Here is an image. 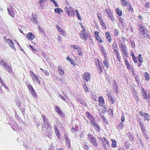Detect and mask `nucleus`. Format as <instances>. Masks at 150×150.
<instances>
[{"label":"nucleus","mask_w":150,"mask_h":150,"mask_svg":"<svg viewBox=\"0 0 150 150\" xmlns=\"http://www.w3.org/2000/svg\"><path fill=\"white\" fill-rule=\"evenodd\" d=\"M67 6L64 8V11L66 14L69 16H74V13L73 8L71 7V5L68 1H66Z\"/></svg>","instance_id":"f257e3e1"},{"label":"nucleus","mask_w":150,"mask_h":150,"mask_svg":"<svg viewBox=\"0 0 150 150\" xmlns=\"http://www.w3.org/2000/svg\"><path fill=\"white\" fill-rule=\"evenodd\" d=\"M0 65L2 66V67L5 70L7 71L9 73L12 72V69L11 67L8 64L6 63L3 59L0 60Z\"/></svg>","instance_id":"f03ea898"},{"label":"nucleus","mask_w":150,"mask_h":150,"mask_svg":"<svg viewBox=\"0 0 150 150\" xmlns=\"http://www.w3.org/2000/svg\"><path fill=\"white\" fill-rule=\"evenodd\" d=\"M119 47L121 50L122 53L123 55H125L126 57L128 56V53L127 52V50L125 47V45L124 42H120V43L119 44Z\"/></svg>","instance_id":"7ed1b4c3"},{"label":"nucleus","mask_w":150,"mask_h":150,"mask_svg":"<svg viewBox=\"0 0 150 150\" xmlns=\"http://www.w3.org/2000/svg\"><path fill=\"white\" fill-rule=\"evenodd\" d=\"M4 39L5 40V42L8 43L10 47L11 48L14 49L15 50V48L14 45V40H11L9 38H8L7 36H5L4 37ZM14 41H15L16 43L19 45L18 42H17L15 40H14Z\"/></svg>","instance_id":"20e7f679"},{"label":"nucleus","mask_w":150,"mask_h":150,"mask_svg":"<svg viewBox=\"0 0 150 150\" xmlns=\"http://www.w3.org/2000/svg\"><path fill=\"white\" fill-rule=\"evenodd\" d=\"M139 32L142 33V35H143L144 37L147 36L149 32L146 30V29L142 25H139Z\"/></svg>","instance_id":"39448f33"},{"label":"nucleus","mask_w":150,"mask_h":150,"mask_svg":"<svg viewBox=\"0 0 150 150\" xmlns=\"http://www.w3.org/2000/svg\"><path fill=\"white\" fill-rule=\"evenodd\" d=\"M139 114L142 116L144 120L149 121L150 119V115L147 113L144 112L142 111H141L139 112Z\"/></svg>","instance_id":"423d86ee"},{"label":"nucleus","mask_w":150,"mask_h":150,"mask_svg":"<svg viewBox=\"0 0 150 150\" xmlns=\"http://www.w3.org/2000/svg\"><path fill=\"white\" fill-rule=\"evenodd\" d=\"M83 79L86 82H88L91 79V75L89 73L85 72L83 75Z\"/></svg>","instance_id":"0eeeda50"},{"label":"nucleus","mask_w":150,"mask_h":150,"mask_svg":"<svg viewBox=\"0 0 150 150\" xmlns=\"http://www.w3.org/2000/svg\"><path fill=\"white\" fill-rule=\"evenodd\" d=\"M33 81L35 83H36L39 84L40 83V81L39 80V78L36 74H35L31 77Z\"/></svg>","instance_id":"6e6552de"},{"label":"nucleus","mask_w":150,"mask_h":150,"mask_svg":"<svg viewBox=\"0 0 150 150\" xmlns=\"http://www.w3.org/2000/svg\"><path fill=\"white\" fill-rule=\"evenodd\" d=\"M56 27L57 30L59 34H61L63 36L66 37V34L64 30L61 29L58 25H56Z\"/></svg>","instance_id":"1a4fd4ad"},{"label":"nucleus","mask_w":150,"mask_h":150,"mask_svg":"<svg viewBox=\"0 0 150 150\" xmlns=\"http://www.w3.org/2000/svg\"><path fill=\"white\" fill-rule=\"evenodd\" d=\"M9 6L10 7V8H7L8 12L11 16L12 17H13L14 16V13H13V9L12 8V6L11 4L10 6L9 5Z\"/></svg>","instance_id":"9d476101"},{"label":"nucleus","mask_w":150,"mask_h":150,"mask_svg":"<svg viewBox=\"0 0 150 150\" xmlns=\"http://www.w3.org/2000/svg\"><path fill=\"white\" fill-rule=\"evenodd\" d=\"M142 94L143 96V98L145 100L147 99L148 97L146 93V90H144V88H142Z\"/></svg>","instance_id":"9b49d317"},{"label":"nucleus","mask_w":150,"mask_h":150,"mask_svg":"<svg viewBox=\"0 0 150 150\" xmlns=\"http://www.w3.org/2000/svg\"><path fill=\"white\" fill-rule=\"evenodd\" d=\"M80 36L81 38L85 41L87 40L88 35L86 33H80Z\"/></svg>","instance_id":"f8f14e48"},{"label":"nucleus","mask_w":150,"mask_h":150,"mask_svg":"<svg viewBox=\"0 0 150 150\" xmlns=\"http://www.w3.org/2000/svg\"><path fill=\"white\" fill-rule=\"evenodd\" d=\"M106 93L109 99H110L111 102L112 104L114 103L115 99L113 98L112 97L110 94L108 92V91H106Z\"/></svg>","instance_id":"ddd939ff"},{"label":"nucleus","mask_w":150,"mask_h":150,"mask_svg":"<svg viewBox=\"0 0 150 150\" xmlns=\"http://www.w3.org/2000/svg\"><path fill=\"white\" fill-rule=\"evenodd\" d=\"M54 108L55 111L57 112L61 116L63 115V113L62 112L58 106L57 105L55 106Z\"/></svg>","instance_id":"4468645a"},{"label":"nucleus","mask_w":150,"mask_h":150,"mask_svg":"<svg viewBox=\"0 0 150 150\" xmlns=\"http://www.w3.org/2000/svg\"><path fill=\"white\" fill-rule=\"evenodd\" d=\"M26 37L29 40H33L35 36L32 33L29 32L27 35Z\"/></svg>","instance_id":"2eb2a0df"},{"label":"nucleus","mask_w":150,"mask_h":150,"mask_svg":"<svg viewBox=\"0 0 150 150\" xmlns=\"http://www.w3.org/2000/svg\"><path fill=\"white\" fill-rule=\"evenodd\" d=\"M99 105L100 106H102L105 103L104 99L102 96H100L99 97Z\"/></svg>","instance_id":"dca6fc26"},{"label":"nucleus","mask_w":150,"mask_h":150,"mask_svg":"<svg viewBox=\"0 0 150 150\" xmlns=\"http://www.w3.org/2000/svg\"><path fill=\"white\" fill-rule=\"evenodd\" d=\"M91 122L92 125L94 127H95L96 128H97V129H98V131H99L100 128H99L98 126V124L97 123H96V122H95L94 120H91Z\"/></svg>","instance_id":"f3484780"},{"label":"nucleus","mask_w":150,"mask_h":150,"mask_svg":"<svg viewBox=\"0 0 150 150\" xmlns=\"http://www.w3.org/2000/svg\"><path fill=\"white\" fill-rule=\"evenodd\" d=\"M31 21L34 24H36L37 23V19L36 17L32 15L31 18Z\"/></svg>","instance_id":"a211bd4d"},{"label":"nucleus","mask_w":150,"mask_h":150,"mask_svg":"<svg viewBox=\"0 0 150 150\" xmlns=\"http://www.w3.org/2000/svg\"><path fill=\"white\" fill-rule=\"evenodd\" d=\"M105 35L106 36L107 41L109 42H111V38L109 33L106 32L105 33Z\"/></svg>","instance_id":"6ab92c4d"},{"label":"nucleus","mask_w":150,"mask_h":150,"mask_svg":"<svg viewBox=\"0 0 150 150\" xmlns=\"http://www.w3.org/2000/svg\"><path fill=\"white\" fill-rule=\"evenodd\" d=\"M86 114L87 117L90 120H94V118L87 111Z\"/></svg>","instance_id":"aec40b11"},{"label":"nucleus","mask_w":150,"mask_h":150,"mask_svg":"<svg viewBox=\"0 0 150 150\" xmlns=\"http://www.w3.org/2000/svg\"><path fill=\"white\" fill-rule=\"evenodd\" d=\"M78 101L81 105H83L84 106L86 107L87 106V104L85 103V102L83 101L81 98H78Z\"/></svg>","instance_id":"412c9836"},{"label":"nucleus","mask_w":150,"mask_h":150,"mask_svg":"<svg viewBox=\"0 0 150 150\" xmlns=\"http://www.w3.org/2000/svg\"><path fill=\"white\" fill-rule=\"evenodd\" d=\"M55 129V132L56 134L57 138L59 140L60 139V133L59 131L57 129L56 127H54Z\"/></svg>","instance_id":"4be33fe9"},{"label":"nucleus","mask_w":150,"mask_h":150,"mask_svg":"<svg viewBox=\"0 0 150 150\" xmlns=\"http://www.w3.org/2000/svg\"><path fill=\"white\" fill-rule=\"evenodd\" d=\"M100 51L101 52V54H102L103 57H104L105 59H106V57H107V55H106V52L105 50V49L104 48L103 49L101 50H100Z\"/></svg>","instance_id":"5701e85b"},{"label":"nucleus","mask_w":150,"mask_h":150,"mask_svg":"<svg viewBox=\"0 0 150 150\" xmlns=\"http://www.w3.org/2000/svg\"><path fill=\"white\" fill-rule=\"evenodd\" d=\"M112 47L115 52H117V51H118L116 43H114L112 45Z\"/></svg>","instance_id":"b1692460"},{"label":"nucleus","mask_w":150,"mask_h":150,"mask_svg":"<svg viewBox=\"0 0 150 150\" xmlns=\"http://www.w3.org/2000/svg\"><path fill=\"white\" fill-rule=\"evenodd\" d=\"M108 15L109 18L111 20V21H114L115 19L113 18V15L111 13V12L108 13Z\"/></svg>","instance_id":"393cba45"},{"label":"nucleus","mask_w":150,"mask_h":150,"mask_svg":"<svg viewBox=\"0 0 150 150\" xmlns=\"http://www.w3.org/2000/svg\"><path fill=\"white\" fill-rule=\"evenodd\" d=\"M144 76L145 77L146 80L148 81L149 80V76L147 73L145 72L144 74Z\"/></svg>","instance_id":"a878e982"},{"label":"nucleus","mask_w":150,"mask_h":150,"mask_svg":"<svg viewBox=\"0 0 150 150\" xmlns=\"http://www.w3.org/2000/svg\"><path fill=\"white\" fill-rule=\"evenodd\" d=\"M82 50V49L80 47L77 50L78 54L81 56H82L83 55Z\"/></svg>","instance_id":"bb28decb"},{"label":"nucleus","mask_w":150,"mask_h":150,"mask_svg":"<svg viewBox=\"0 0 150 150\" xmlns=\"http://www.w3.org/2000/svg\"><path fill=\"white\" fill-rule=\"evenodd\" d=\"M124 127L123 122H121L117 126V128L118 129L120 130L123 129Z\"/></svg>","instance_id":"cd10ccee"},{"label":"nucleus","mask_w":150,"mask_h":150,"mask_svg":"<svg viewBox=\"0 0 150 150\" xmlns=\"http://www.w3.org/2000/svg\"><path fill=\"white\" fill-rule=\"evenodd\" d=\"M30 91L33 96L35 98H36L37 97V96L36 95V94L35 92V91L34 90V89H33L31 90H30Z\"/></svg>","instance_id":"c85d7f7f"},{"label":"nucleus","mask_w":150,"mask_h":150,"mask_svg":"<svg viewBox=\"0 0 150 150\" xmlns=\"http://www.w3.org/2000/svg\"><path fill=\"white\" fill-rule=\"evenodd\" d=\"M42 118L43 122L45 123H47L48 122V120L46 117L44 115H42Z\"/></svg>","instance_id":"c756f323"},{"label":"nucleus","mask_w":150,"mask_h":150,"mask_svg":"<svg viewBox=\"0 0 150 150\" xmlns=\"http://www.w3.org/2000/svg\"><path fill=\"white\" fill-rule=\"evenodd\" d=\"M116 11L117 14L120 16H122V11L118 8H116Z\"/></svg>","instance_id":"7c9ffc66"},{"label":"nucleus","mask_w":150,"mask_h":150,"mask_svg":"<svg viewBox=\"0 0 150 150\" xmlns=\"http://www.w3.org/2000/svg\"><path fill=\"white\" fill-rule=\"evenodd\" d=\"M54 10L55 13H60V12H62L63 11V10L59 8H56L54 9Z\"/></svg>","instance_id":"2f4dec72"},{"label":"nucleus","mask_w":150,"mask_h":150,"mask_svg":"<svg viewBox=\"0 0 150 150\" xmlns=\"http://www.w3.org/2000/svg\"><path fill=\"white\" fill-rule=\"evenodd\" d=\"M100 22L101 25L103 26V28L105 29L106 27L105 26V24L103 21L102 19L100 20Z\"/></svg>","instance_id":"473e14b6"},{"label":"nucleus","mask_w":150,"mask_h":150,"mask_svg":"<svg viewBox=\"0 0 150 150\" xmlns=\"http://www.w3.org/2000/svg\"><path fill=\"white\" fill-rule=\"evenodd\" d=\"M103 63L105 66V67L106 68H108V67L109 62L108 61H107L106 60H104Z\"/></svg>","instance_id":"72a5a7b5"},{"label":"nucleus","mask_w":150,"mask_h":150,"mask_svg":"<svg viewBox=\"0 0 150 150\" xmlns=\"http://www.w3.org/2000/svg\"><path fill=\"white\" fill-rule=\"evenodd\" d=\"M88 140L89 141H94V140H95V139H94L93 136L91 134H88Z\"/></svg>","instance_id":"f704fd0d"},{"label":"nucleus","mask_w":150,"mask_h":150,"mask_svg":"<svg viewBox=\"0 0 150 150\" xmlns=\"http://www.w3.org/2000/svg\"><path fill=\"white\" fill-rule=\"evenodd\" d=\"M138 59L139 60V62L140 63H142L143 60L142 58V55L141 54H139L138 57Z\"/></svg>","instance_id":"c9c22d12"},{"label":"nucleus","mask_w":150,"mask_h":150,"mask_svg":"<svg viewBox=\"0 0 150 150\" xmlns=\"http://www.w3.org/2000/svg\"><path fill=\"white\" fill-rule=\"evenodd\" d=\"M83 87L85 91H86L87 93H89V91L88 89V87L86 85V83H85L84 84L83 86Z\"/></svg>","instance_id":"e433bc0d"},{"label":"nucleus","mask_w":150,"mask_h":150,"mask_svg":"<svg viewBox=\"0 0 150 150\" xmlns=\"http://www.w3.org/2000/svg\"><path fill=\"white\" fill-rule=\"evenodd\" d=\"M40 69L42 70V72H43L47 76H49V74L48 71L46 70H44L42 68H40Z\"/></svg>","instance_id":"4c0bfd02"},{"label":"nucleus","mask_w":150,"mask_h":150,"mask_svg":"<svg viewBox=\"0 0 150 150\" xmlns=\"http://www.w3.org/2000/svg\"><path fill=\"white\" fill-rule=\"evenodd\" d=\"M96 39L98 40V41L100 42L101 43H102L103 41L102 39L96 35Z\"/></svg>","instance_id":"58836bf2"},{"label":"nucleus","mask_w":150,"mask_h":150,"mask_svg":"<svg viewBox=\"0 0 150 150\" xmlns=\"http://www.w3.org/2000/svg\"><path fill=\"white\" fill-rule=\"evenodd\" d=\"M67 59L70 62H71V64L73 65L74 66V65L73 64V61H72V59L70 58L69 57V56H68L67 58Z\"/></svg>","instance_id":"ea45409f"},{"label":"nucleus","mask_w":150,"mask_h":150,"mask_svg":"<svg viewBox=\"0 0 150 150\" xmlns=\"http://www.w3.org/2000/svg\"><path fill=\"white\" fill-rule=\"evenodd\" d=\"M132 74L134 77L136 81L137 82H138L139 78L137 77L136 75H135V74H134L133 73V70H132Z\"/></svg>","instance_id":"a19ab883"},{"label":"nucleus","mask_w":150,"mask_h":150,"mask_svg":"<svg viewBox=\"0 0 150 150\" xmlns=\"http://www.w3.org/2000/svg\"><path fill=\"white\" fill-rule=\"evenodd\" d=\"M112 144L111 145L112 146V147H116L117 146V143L116 141H112Z\"/></svg>","instance_id":"79ce46f5"},{"label":"nucleus","mask_w":150,"mask_h":150,"mask_svg":"<svg viewBox=\"0 0 150 150\" xmlns=\"http://www.w3.org/2000/svg\"><path fill=\"white\" fill-rule=\"evenodd\" d=\"M132 57L133 58V59L134 62V63H137V60L136 58H135V57H134V54L132 53Z\"/></svg>","instance_id":"37998d69"},{"label":"nucleus","mask_w":150,"mask_h":150,"mask_svg":"<svg viewBox=\"0 0 150 150\" xmlns=\"http://www.w3.org/2000/svg\"><path fill=\"white\" fill-rule=\"evenodd\" d=\"M115 54L116 55V57L119 60H120V56L119 51H117V52H115Z\"/></svg>","instance_id":"c03bdc74"},{"label":"nucleus","mask_w":150,"mask_h":150,"mask_svg":"<svg viewBox=\"0 0 150 150\" xmlns=\"http://www.w3.org/2000/svg\"><path fill=\"white\" fill-rule=\"evenodd\" d=\"M70 47L71 48H74V49H75V50H77V49L78 48H79V47L77 46L76 45H71L70 46Z\"/></svg>","instance_id":"a18cd8bd"},{"label":"nucleus","mask_w":150,"mask_h":150,"mask_svg":"<svg viewBox=\"0 0 150 150\" xmlns=\"http://www.w3.org/2000/svg\"><path fill=\"white\" fill-rule=\"evenodd\" d=\"M121 3L123 5L125 6L127 3L126 0H120Z\"/></svg>","instance_id":"49530a36"},{"label":"nucleus","mask_w":150,"mask_h":150,"mask_svg":"<svg viewBox=\"0 0 150 150\" xmlns=\"http://www.w3.org/2000/svg\"><path fill=\"white\" fill-rule=\"evenodd\" d=\"M119 31L117 29H115L114 30V34L116 36H117L119 34Z\"/></svg>","instance_id":"de8ad7c7"},{"label":"nucleus","mask_w":150,"mask_h":150,"mask_svg":"<svg viewBox=\"0 0 150 150\" xmlns=\"http://www.w3.org/2000/svg\"><path fill=\"white\" fill-rule=\"evenodd\" d=\"M45 59L46 60V61L48 62L49 63H50V59L47 56H44Z\"/></svg>","instance_id":"09e8293b"},{"label":"nucleus","mask_w":150,"mask_h":150,"mask_svg":"<svg viewBox=\"0 0 150 150\" xmlns=\"http://www.w3.org/2000/svg\"><path fill=\"white\" fill-rule=\"evenodd\" d=\"M97 61L98 62V63H97L96 64V67H97L99 69H100L101 68V67L100 65V63H99V62L98 60Z\"/></svg>","instance_id":"8fccbe9b"},{"label":"nucleus","mask_w":150,"mask_h":150,"mask_svg":"<svg viewBox=\"0 0 150 150\" xmlns=\"http://www.w3.org/2000/svg\"><path fill=\"white\" fill-rule=\"evenodd\" d=\"M92 144L95 146H97L98 144L96 141H91Z\"/></svg>","instance_id":"3c124183"},{"label":"nucleus","mask_w":150,"mask_h":150,"mask_svg":"<svg viewBox=\"0 0 150 150\" xmlns=\"http://www.w3.org/2000/svg\"><path fill=\"white\" fill-rule=\"evenodd\" d=\"M54 147L53 146L52 143L50 145V147L48 149V150H54Z\"/></svg>","instance_id":"603ef678"},{"label":"nucleus","mask_w":150,"mask_h":150,"mask_svg":"<svg viewBox=\"0 0 150 150\" xmlns=\"http://www.w3.org/2000/svg\"><path fill=\"white\" fill-rule=\"evenodd\" d=\"M64 138L66 141H69V138L67 135L65 134L64 136Z\"/></svg>","instance_id":"864d4df0"},{"label":"nucleus","mask_w":150,"mask_h":150,"mask_svg":"<svg viewBox=\"0 0 150 150\" xmlns=\"http://www.w3.org/2000/svg\"><path fill=\"white\" fill-rule=\"evenodd\" d=\"M76 14L78 19H79L80 21H81L82 20V18L80 16L79 13H77V14Z\"/></svg>","instance_id":"5fc2aeb1"},{"label":"nucleus","mask_w":150,"mask_h":150,"mask_svg":"<svg viewBox=\"0 0 150 150\" xmlns=\"http://www.w3.org/2000/svg\"><path fill=\"white\" fill-rule=\"evenodd\" d=\"M59 73L60 74L61 76H62L64 74V72L62 70H59L58 71Z\"/></svg>","instance_id":"6e6d98bb"},{"label":"nucleus","mask_w":150,"mask_h":150,"mask_svg":"<svg viewBox=\"0 0 150 150\" xmlns=\"http://www.w3.org/2000/svg\"><path fill=\"white\" fill-rule=\"evenodd\" d=\"M125 119L124 116H123V115H122L121 118V122H123L125 121Z\"/></svg>","instance_id":"4d7b16f0"},{"label":"nucleus","mask_w":150,"mask_h":150,"mask_svg":"<svg viewBox=\"0 0 150 150\" xmlns=\"http://www.w3.org/2000/svg\"><path fill=\"white\" fill-rule=\"evenodd\" d=\"M58 97L59 98H61V99H62V100H63L64 101L65 100V98L62 95H59L58 96Z\"/></svg>","instance_id":"13d9d810"},{"label":"nucleus","mask_w":150,"mask_h":150,"mask_svg":"<svg viewBox=\"0 0 150 150\" xmlns=\"http://www.w3.org/2000/svg\"><path fill=\"white\" fill-rule=\"evenodd\" d=\"M125 64L126 66H127V68L128 69H129V63L127 61H126L125 62Z\"/></svg>","instance_id":"bf43d9fd"},{"label":"nucleus","mask_w":150,"mask_h":150,"mask_svg":"<svg viewBox=\"0 0 150 150\" xmlns=\"http://www.w3.org/2000/svg\"><path fill=\"white\" fill-rule=\"evenodd\" d=\"M38 28H39V30L40 31V33H44V30H43V29L42 28H40V27H39Z\"/></svg>","instance_id":"052dcab7"},{"label":"nucleus","mask_w":150,"mask_h":150,"mask_svg":"<svg viewBox=\"0 0 150 150\" xmlns=\"http://www.w3.org/2000/svg\"><path fill=\"white\" fill-rule=\"evenodd\" d=\"M29 72L30 74V76L31 77L32 76H33L35 74L34 73H33L32 71H30Z\"/></svg>","instance_id":"680f3d73"},{"label":"nucleus","mask_w":150,"mask_h":150,"mask_svg":"<svg viewBox=\"0 0 150 150\" xmlns=\"http://www.w3.org/2000/svg\"><path fill=\"white\" fill-rule=\"evenodd\" d=\"M28 89L30 90V91L31 90H32L33 89V87H32V86H31V85L30 84H29L28 85Z\"/></svg>","instance_id":"e2e57ef3"},{"label":"nucleus","mask_w":150,"mask_h":150,"mask_svg":"<svg viewBox=\"0 0 150 150\" xmlns=\"http://www.w3.org/2000/svg\"><path fill=\"white\" fill-rule=\"evenodd\" d=\"M103 121H104V122H105V123L106 124V125H108V120H107V119H106V118H105V119H104L103 120Z\"/></svg>","instance_id":"0e129e2a"},{"label":"nucleus","mask_w":150,"mask_h":150,"mask_svg":"<svg viewBox=\"0 0 150 150\" xmlns=\"http://www.w3.org/2000/svg\"><path fill=\"white\" fill-rule=\"evenodd\" d=\"M150 5V3H149L146 2L145 5V6L146 7H149Z\"/></svg>","instance_id":"69168bd1"},{"label":"nucleus","mask_w":150,"mask_h":150,"mask_svg":"<svg viewBox=\"0 0 150 150\" xmlns=\"http://www.w3.org/2000/svg\"><path fill=\"white\" fill-rule=\"evenodd\" d=\"M139 125L140 126H141V127H144V124L141 121H140L139 122Z\"/></svg>","instance_id":"338daca9"},{"label":"nucleus","mask_w":150,"mask_h":150,"mask_svg":"<svg viewBox=\"0 0 150 150\" xmlns=\"http://www.w3.org/2000/svg\"><path fill=\"white\" fill-rule=\"evenodd\" d=\"M32 50L33 52L34 53H35L36 52H37L38 51V50L36 48L34 49L33 48V49H31Z\"/></svg>","instance_id":"774afa93"}]
</instances>
